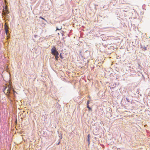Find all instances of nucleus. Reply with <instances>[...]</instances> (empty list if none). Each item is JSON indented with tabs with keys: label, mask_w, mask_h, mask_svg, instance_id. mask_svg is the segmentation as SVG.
I'll use <instances>...</instances> for the list:
<instances>
[{
	"label": "nucleus",
	"mask_w": 150,
	"mask_h": 150,
	"mask_svg": "<svg viewBox=\"0 0 150 150\" xmlns=\"http://www.w3.org/2000/svg\"><path fill=\"white\" fill-rule=\"evenodd\" d=\"M89 137H90V135L89 134H88V138H89Z\"/></svg>",
	"instance_id": "f8f14e48"
},
{
	"label": "nucleus",
	"mask_w": 150,
	"mask_h": 150,
	"mask_svg": "<svg viewBox=\"0 0 150 150\" xmlns=\"http://www.w3.org/2000/svg\"><path fill=\"white\" fill-rule=\"evenodd\" d=\"M8 26H7L5 24V25L4 29L5 30L6 33V35H7L8 32Z\"/></svg>",
	"instance_id": "7ed1b4c3"
},
{
	"label": "nucleus",
	"mask_w": 150,
	"mask_h": 150,
	"mask_svg": "<svg viewBox=\"0 0 150 150\" xmlns=\"http://www.w3.org/2000/svg\"><path fill=\"white\" fill-rule=\"evenodd\" d=\"M59 143H58V144H59Z\"/></svg>",
	"instance_id": "ddd939ff"
},
{
	"label": "nucleus",
	"mask_w": 150,
	"mask_h": 150,
	"mask_svg": "<svg viewBox=\"0 0 150 150\" xmlns=\"http://www.w3.org/2000/svg\"><path fill=\"white\" fill-rule=\"evenodd\" d=\"M39 18L45 20V21H46V20L45 18H43L42 17L40 16Z\"/></svg>",
	"instance_id": "0eeeda50"
},
{
	"label": "nucleus",
	"mask_w": 150,
	"mask_h": 150,
	"mask_svg": "<svg viewBox=\"0 0 150 150\" xmlns=\"http://www.w3.org/2000/svg\"><path fill=\"white\" fill-rule=\"evenodd\" d=\"M89 103V100H88L87 101V106L88 105V104Z\"/></svg>",
	"instance_id": "1a4fd4ad"
},
{
	"label": "nucleus",
	"mask_w": 150,
	"mask_h": 150,
	"mask_svg": "<svg viewBox=\"0 0 150 150\" xmlns=\"http://www.w3.org/2000/svg\"><path fill=\"white\" fill-rule=\"evenodd\" d=\"M61 29H62L61 27L60 28H57V29H56V31H57V30H61Z\"/></svg>",
	"instance_id": "6e6552de"
},
{
	"label": "nucleus",
	"mask_w": 150,
	"mask_h": 150,
	"mask_svg": "<svg viewBox=\"0 0 150 150\" xmlns=\"http://www.w3.org/2000/svg\"><path fill=\"white\" fill-rule=\"evenodd\" d=\"M88 143H89V142H90V139H89V138H88Z\"/></svg>",
	"instance_id": "9d476101"
},
{
	"label": "nucleus",
	"mask_w": 150,
	"mask_h": 150,
	"mask_svg": "<svg viewBox=\"0 0 150 150\" xmlns=\"http://www.w3.org/2000/svg\"><path fill=\"white\" fill-rule=\"evenodd\" d=\"M60 57H61V58H62V55H61V54H60Z\"/></svg>",
	"instance_id": "9b49d317"
},
{
	"label": "nucleus",
	"mask_w": 150,
	"mask_h": 150,
	"mask_svg": "<svg viewBox=\"0 0 150 150\" xmlns=\"http://www.w3.org/2000/svg\"><path fill=\"white\" fill-rule=\"evenodd\" d=\"M51 51L52 54L53 55L57 54V52H58L57 51L56 48L54 46H53L51 49Z\"/></svg>",
	"instance_id": "f03ea898"
},
{
	"label": "nucleus",
	"mask_w": 150,
	"mask_h": 150,
	"mask_svg": "<svg viewBox=\"0 0 150 150\" xmlns=\"http://www.w3.org/2000/svg\"><path fill=\"white\" fill-rule=\"evenodd\" d=\"M11 90V86H8V87H6L4 86L3 91L4 93H6V94H7V93L9 94L10 93Z\"/></svg>",
	"instance_id": "f257e3e1"
},
{
	"label": "nucleus",
	"mask_w": 150,
	"mask_h": 150,
	"mask_svg": "<svg viewBox=\"0 0 150 150\" xmlns=\"http://www.w3.org/2000/svg\"><path fill=\"white\" fill-rule=\"evenodd\" d=\"M57 54H55L54 55L55 56V58L57 60H58V58H59V57L58 56V55H59V53L58 52H57Z\"/></svg>",
	"instance_id": "20e7f679"
},
{
	"label": "nucleus",
	"mask_w": 150,
	"mask_h": 150,
	"mask_svg": "<svg viewBox=\"0 0 150 150\" xmlns=\"http://www.w3.org/2000/svg\"><path fill=\"white\" fill-rule=\"evenodd\" d=\"M87 108L88 109L90 110H91V108H90V107H89V106L88 105L87 106Z\"/></svg>",
	"instance_id": "423d86ee"
},
{
	"label": "nucleus",
	"mask_w": 150,
	"mask_h": 150,
	"mask_svg": "<svg viewBox=\"0 0 150 150\" xmlns=\"http://www.w3.org/2000/svg\"><path fill=\"white\" fill-rule=\"evenodd\" d=\"M5 10H6V13H8V10H7V7H6Z\"/></svg>",
	"instance_id": "39448f33"
},
{
	"label": "nucleus",
	"mask_w": 150,
	"mask_h": 150,
	"mask_svg": "<svg viewBox=\"0 0 150 150\" xmlns=\"http://www.w3.org/2000/svg\"><path fill=\"white\" fill-rule=\"evenodd\" d=\"M145 50H146V48H145Z\"/></svg>",
	"instance_id": "4468645a"
}]
</instances>
